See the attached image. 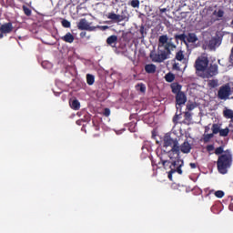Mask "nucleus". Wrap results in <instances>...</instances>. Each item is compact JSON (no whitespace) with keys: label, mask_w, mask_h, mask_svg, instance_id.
I'll list each match as a JSON object with an SVG mask.
<instances>
[{"label":"nucleus","mask_w":233,"mask_h":233,"mask_svg":"<svg viewBox=\"0 0 233 233\" xmlns=\"http://www.w3.org/2000/svg\"><path fill=\"white\" fill-rule=\"evenodd\" d=\"M177 101V110H179L181 107V105H185L187 103V96H185V94L183 92L178 93L176 96Z\"/></svg>","instance_id":"obj_9"},{"label":"nucleus","mask_w":233,"mask_h":233,"mask_svg":"<svg viewBox=\"0 0 233 233\" xmlns=\"http://www.w3.org/2000/svg\"><path fill=\"white\" fill-rule=\"evenodd\" d=\"M3 34H4V33H1V34H0V39H3Z\"/></svg>","instance_id":"obj_44"},{"label":"nucleus","mask_w":233,"mask_h":233,"mask_svg":"<svg viewBox=\"0 0 233 233\" xmlns=\"http://www.w3.org/2000/svg\"><path fill=\"white\" fill-rule=\"evenodd\" d=\"M185 116H186V117H190V112H186V114H185Z\"/></svg>","instance_id":"obj_43"},{"label":"nucleus","mask_w":233,"mask_h":233,"mask_svg":"<svg viewBox=\"0 0 233 233\" xmlns=\"http://www.w3.org/2000/svg\"><path fill=\"white\" fill-rule=\"evenodd\" d=\"M221 46V39L219 36L212 37L208 41H205L202 45L203 50H216L218 46Z\"/></svg>","instance_id":"obj_5"},{"label":"nucleus","mask_w":233,"mask_h":233,"mask_svg":"<svg viewBox=\"0 0 233 233\" xmlns=\"http://www.w3.org/2000/svg\"><path fill=\"white\" fill-rule=\"evenodd\" d=\"M207 150H208V152H212L214 150V146L213 145H208L207 147Z\"/></svg>","instance_id":"obj_37"},{"label":"nucleus","mask_w":233,"mask_h":233,"mask_svg":"<svg viewBox=\"0 0 233 233\" xmlns=\"http://www.w3.org/2000/svg\"><path fill=\"white\" fill-rule=\"evenodd\" d=\"M191 168H196L197 165L195 163H190Z\"/></svg>","instance_id":"obj_42"},{"label":"nucleus","mask_w":233,"mask_h":233,"mask_svg":"<svg viewBox=\"0 0 233 233\" xmlns=\"http://www.w3.org/2000/svg\"><path fill=\"white\" fill-rule=\"evenodd\" d=\"M228 127H226L225 129H220L219 134L222 137H227V136H228Z\"/></svg>","instance_id":"obj_25"},{"label":"nucleus","mask_w":233,"mask_h":233,"mask_svg":"<svg viewBox=\"0 0 233 233\" xmlns=\"http://www.w3.org/2000/svg\"><path fill=\"white\" fill-rule=\"evenodd\" d=\"M63 41L66 43H74V35L70 33H67L65 36L62 37Z\"/></svg>","instance_id":"obj_18"},{"label":"nucleus","mask_w":233,"mask_h":233,"mask_svg":"<svg viewBox=\"0 0 233 233\" xmlns=\"http://www.w3.org/2000/svg\"><path fill=\"white\" fill-rule=\"evenodd\" d=\"M208 86H211V88H216V86H218V80H209Z\"/></svg>","instance_id":"obj_30"},{"label":"nucleus","mask_w":233,"mask_h":233,"mask_svg":"<svg viewBox=\"0 0 233 233\" xmlns=\"http://www.w3.org/2000/svg\"><path fill=\"white\" fill-rule=\"evenodd\" d=\"M218 170L220 174H227L228 168L232 167V153L230 150H226L222 155L218 157L217 161Z\"/></svg>","instance_id":"obj_2"},{"label":"nucleus","mask_w":233,"mask_h":233,"mask_svg":"<svg viewBox=\"0 0 233 233\" xmlns=\"http://www.w3.org/2000/svg\"><path fill=\"white\" fill-rule=\"evenodd\" d=\"M141 34H143V27L140 29Z\"/></svg>","instance_id":"obj_47"},{"label":"nucleus","mask_w":233,"mask_h":233,"mask_svg":"<svg viewBox=\"0 0 233 233\" xmlns=\"http://www.w3.org/2000/svg\"><path fill=\"white\" fill-rule=\"evenodd\" d=\"M23 8H24V12H25V15H31L32 11L28 7L24 6Z\"/></svg>","instance_id":"obj_34"},{"label":"nucleus","mask_w":233,"mask_h":233,"mask_svg":"<svg viewBox=\"0 0 233 233\" xmlns=\"http://www.w3.org/2000/svg\"><path fill=\"white\" fill-rule=\"evenodd\" d=\"M176 174V172H172V169L168 173V178L172 181V175Z\"/></svg>","instance_id":"obj_39"},{"label":"nucleus","mask_w":233,"mask_h":233,"mask_svg":"<svg viewBox=\"0 0 233 233\" xmlns=\"http://www.w3.org/2000/svg\"><path fill=\"white\" fill-rule=\"evenodd\" d=\"M176 46L172 42V38H168V35H162L158 37L157 53L152 51L150 53V58L154 63H163L166 59H168V56L172 54L171 50H174Z\"/></svg>","instance_id":"obj_1"},{"label":"nucleus","mask_w":233,"mask_h":233,"mask_svg":"<svg viewBox=\"0 0 233 233\" xmlns=\"http://www.w3.org/2000/svg\"><path fill=\"white\" fill-rule=\"evenodd\" d=\"M231 99H233V96L231 97Z\"/></svg>","instance_id":"obj_48"},{"label":"nucleus","mask_w":233,"mask_h":233,"mask_svg":"<svg viewBox=\"0 0 233 233\" xmlns=\"http://www.w3.org/2000/svg\"><path fill=\"white\" fill-rule=\"evenodd\" d=\"M175 39L177 41H183V43H185V45H188L187 42V35H185V34L176 35Z\"/></svg>","instance_id":"obj_20"},{"label":"nucleus","mask_w":233,"mask_h":233,"mask_svg":"<svg viewBox=\"0 0 233 233\" xmlns=\"http://www.w3.org/2000/svg\"><path fill=\"white\" fill-rule=\"evenodd\" d=\"M107 45H114V43H117V36L111 35L106 39Z\"/></svg>","instance_id":"obj_22"},{"label":"nucleus","mask_w":233,"mask_h":233,"mask_svg":"<svg viewBox=\"0 0 233 233\" xmlns=\"http://www.w3.org/2000/svg\"><path fill=\"white\" fill-rule=\"evenodd\" d=\"M104 116H106V117H108V116H110V109L106 108L104 111Z\"/></svg>","instance_id":"obj_36"},{"label":"nucleus","mask_w":233,"mask_h":233,"mask_svg":"<svg viewBox=\"0 0 233 233\" xmlns=\"http://www.w3.org/2000/svg\"><path fill=\"white\" fill-rule=\"evenodd\" d=\"M223 116L227 119H233V110L232 109H225L223 111Z\"/></svg>","instance_id":"obj_17"},{"label":"nucleus","mask_w":233,"mask_h":233,"mask_svg":"<svg viewBox=\"0 0 233 233\" xmlns=\"http://www.w3.org/2000/svg\"><path fill=\"white\" fill-rule=\"evenodd\" d=\"M208 67V56L202 55L198 57L195 62V68L197 72H205Z\"/></svg>","instance_id":"obj_4"},{"label":"nucleus","mask_w":233,"mask_h":233,"mask_svg":"<svg viewBox=\"0 0 233 233\" xmlns=\"http://www.w3.org/2000/svg\"><path fill=\"white\" fill-rule=\"evenodd\" d=\"M218 74V65H211L208 69L207 70L206 74L203 76V77H213V76H217Z\"/></svg>","instance_id":"obj_10"},{"label":"nucleus","mask_w":233,"mask_h":233,"mask_svg":"<svg viewBox=\"0 0 233 233\" xmlns=\"http://www.w3.org/2000/svg\"><path fill=\"white\" fill-rule=\"evenodd\" d=\"M186 39L187 43H196L198 41V35L194 33H188L187 35H186Z\"/></svg>","instance_id":"obj_15"},{"label":"nucleus","mask_w":233,"mask_h":233,"mask_svg":"<svg viewBox=\"0 0 233 233\" xmlns=\"http://www.w3.org/2000/svg\"><path fill=\"white\" fill-rule=\"evenodd\" d=\"M221 130H219V126H218V124H214L212 126V132L213 134H218V132H220Z\"/></svg>","instance_id":"obj_28"},{"label":"nucleus","mask_w":233,"mask_h":233,"mask_svg":"<svg viewBox=\"0 0 233 233\" xmlns=\"http://www.w3.org/2000/svg\"><path fill=\"white\" fill-rule=\"evenodd\" d=\"M80 106H81V105L79 104V101L73 100V102L71 104V108H74V110H79Z\"/></svg>","instance_id":"obj_24"},{"label":"nucleus","mask_w":233,"mask_h":233,"mask_svg":"<svg viewBox=\"0 0 233 233\" xmlns=\"http://www.w3.org/2000/svg\"><path fill=\"white\" fill-rule=\"evenodd\" d=\"M165 79H166V81H167V83H172V81H174V79H176V76H174V74L168 73L166 75Z\"/></svg>","instance_id":"obj_23"},{"label":"nucleus","mask_w":233,"mask_h":233,"mask_svg":"<svg viewBox=\"0 0 233 233\" xmlns=\"http://www.w3.org/2000/svg\"><path fill=\"white\" fill-rule=\"evenodd\" d=\"M215 196L217 198H223L225 196V193L223 191H221V190H218V191L215 192Z\"/></svg>","instance_id":"obj_33"},{"label":"nucleus","mask_w":233,"mask_h":233,"mask_svg":"<svg viewBox=\"0 0 233 233\" xmlns=\"http://www.w3.org/2000/svg\"><path fill=\"white\" fill-rule=\"evenodd\" d=\"M166 163H168V161L166 160V161L163 162L164 167H165Z\"/></svg>","instance_id":"obj_45"},{"label":"nucleus","mask_w":233,"mask_h":233,"mask_svg":"<svg viewBox=\"0 0 233 233\" xmlns=\"http://www.w3.org/2000/svg\"><path fill=\"white\" fill-rule=\"evenodd\" d=\"M187 110H194L196 108V105L195 104H187Z\"/></svg>","instance_id":"obj_35"},{"label":"nucleus","mask_w":233,"mask_h":233,"mask_svg":"<svg viewBox=\"0 0 233 233\" xmlns=\"http://www.w3.org/2000/svg\"><path fill=\"white\" fill-rule=\"evenodd\" d=\"M137 90H139V92H142V94H145V90H147V87L143 84H138L137 86Z\"/></svg>","instance_id":"obj_26"},{"label":"nucleus","mask_w":233,"mask_h":233,"mask_svg":"<svg viewBox=\"0 0 233 233\" xmlns=\"http://www.w3.org/2000/svg\"><path fill=\"white\" fill-rule=\"evenodd\" d=\"M230 94H232V89L228 84H226L219 87L218 91V97L222 101H227L230 97Z\"/></svg>","instance_id":"obj_6"},{"label":"nucleus","mask_w":233,"mask_h":233,"mask_svg":"<svg viewBox=\"0 0 233 233\" xmlns=\"http://www.w3.org/2000/svg\"><path fill=\"white\" fill-rule=\"evenodd\" d=\"M14 30V26H12V23L4 24L0 27V32L2 34H10Z\"/></svg>","instance_id":"obj_13"},{"label":"nucleus","mask_w":233,"mask_h":233,"mask_svg":"<svg viewBox=\"0 0 233 233\" xmlns=\"http://www.w3.org/2000/svg\"><path fill=\"white\" fill-rule=\"evenodd\" d=\"M215 154H216L217 156H219L220 154H225V151H224V149H223V147H217V148L215 149Z\"/></svg>","instance_id":"obj_29"},{"label":"nucleus","mask_w":233,"mask_h":233,"mask_svg":"<svg viewBox=\"0 0 233 233\" xmlns=\"http://www.w3.org/2000/svg\"><path fill=\"white\" fill-rule=\"evenodd\" d=\"M145 70L147 74H154V72H156V66L154 64L147 65Z\"/></svg>","instance_id":"obj_16"},{"label":"nucleus","mask_w":233,"mask_h":233,"mask_svg":"<svg viewBox=\"0 0 233 233\" xmlns=\"http://www.w3.org/2000/svg\"><path fill=\"white\" fill-rule=\"evenodd\" d=\"M62 25L65 27V28H70V22L68 20H63L62 21Z\"/></svg>","instance_id":"obj_32"},{"label":"nucleus","mask_w":233,"mask_h":233,"mask_svg":"<svg viewBox=\"0 0 233 233\" xmlns=\"http://www.w3.org/2000/svg\"><path fill=\"white\" fill-rule=\"evenodd\" d=\"M78 30H94V27L90 26V24L86 19H81L77 24Z\"/></svg>","instance_id":"obj_11"},{"label":"nucleus","mask_w":233,"mask_h":233,"mask_svg":"<svg viewBox=\"0 0 233 233\" xmlns=\"http://www.w3.org/2000/svg\"><path fill=\"white\" fill-rule=\"evenodd\" d=\"M86 81H87V84H89V85H94V81H95L94 76H92V75H87V76H86Z\"/></svg>","instance_id":"obj_27"},{"label":"nucleus","mask_w":233,"mask_h":233,"mask_svg":"<svg viewBox=\"0 0 233 233\" xmlns=\"http://www.w3.org/2000/svg\"><path fill=\"white\" fill-rule=\"evenodd\" d=\"M163 147L165 148H168L170 147L171 150L169 151V157L170 159H173L174 156L172 154H175V157H179V142L177 141V138H173L170 137V135L166 134L163 138Z\"/></svg>","instance_id":"obj_3"},{"label":"nucleus","mask_w":233,"mask_h":233,"mask_svg":"<svg viewBox=\"0 0 233 233\" xmlns=\"http://www.w3.org/2000/svg\"><path fill=\"white\" fill-rule=\"evenodd\" d=\"M160 14H164V12H167V8H161L159 9Z\"/></svg>","instance_id":"obj_40"},{"label":"nucleus","mask_w":233,"mask_h":233,"mask_svg":"<svg viewBox=\"0 0 233 233\" xmlns=\"http://www.w3.org/2000/svg\"><path fill=\"white\" fill-rule=\"evenodd\" d=\"M181 167H183V160L177 159L173 161L170 166L171 172H177V174H183V170H181Z\"/></svg>","instance_id":"obj_8"},{"label":"nucleus","mask_w":233,"mask_h":233,"mask_svg":"<svg viewBox=\"0 0 233 233\" xmlns=\"http://www.w3.org/2000/svg\"><path fill=\"white\" fill-rule=\"evenodd\" d=\"M190 150H192V146L188 141H185L180 147H179V152H182L183 154H189Z\"/></svg>","instance_id":"obj_12"},{"label":"nucleus","mask_w":233,"mask_h":233,"mask_svg":"<svg viewBox=\"0 0 233 233\" xmlns=\"http://www.w3.org/2000/svg\"><path fill=\"white\" fill-rule=\"evenodd\" d=\"M171 88L174 94H177V95L181 94V86L177 84H172Z\"/></svg>","instance_id":"obj_19"},{"label":"nucleus","mask_w":233,"mask_h":233,"mask_svg":"<svg viewBox=\"0 0 233 233\" xmlns=\"http://www.w3.org/2000/svg\"><path fill=\"white\" fill-rule=\"evenodd\" d=\"M173 68H174V70H179V64L175 63V64L173 65Z\"/></svg>","instance_id":"obj_38"},{"label":"nucleus","mask_w":233,"mask_h":233,"mask_svg":"<svg viewBox=\"0 0 233 233\" xmlns=\"http://www.w3.org/2000/svg\"><path fill=\"white\" fill-rule=\"evenodd\" d=\"M175 59H177V61H183V59H185V54L183 51L180 50L177 52Z\"/></svg>","instance_id":"obj_21"},{"label":"nucleus","mask_w":233,"mask_h":233,"mask_svg":"<svg viewBox=\"0 0 233 233\" xmlns=\"http://www.w3.org/2000/svg\"><path fill=\"white\" fill-rule=\"evenodd\" d=\"M225 15V11L219 9L215 10L210 17V19L206 23V26H212V25H214V23H216V21H219V19H221V17H223Z\"/></svg>","instance_id":"obj_7"},{"label":"nucleus","mask_w":233,"mask_h":233,"mask_svg":"<svg viewBox=\"0 0 233 233\" xmlns=\"http://www.w3.org/2000/svg\"><path fill=\"white\" fill-rule=\"evenodd\" d=\"M107 17L112 21H117L118 23L123 21V15H116V13H109Z\"/></svg>","instance_id":"obj_14"},{"label":"nucleus","mask_w":233,"mask_h":233,"mask_svg":"<svg viewBox=\"0 0 233 233\" xmlns=\"http://www.w3.org/2000/svg\"><path fill=\"white\" fill-rule=\"evenodd\" d=\"M131 6H133V8H139V0L131 1Z\"/></svg>","instance_id":"obj_31"},{"label":"nucleus","mask_w":233,"mask_h":233,"mask_svg":"<svg viewBox=\"0 0 233 233\" xmlns=\"http://www.w3.org/2000/svg\"><path fill=\"white\" fill-rule=\"evenodd\" d=\"M231 43H233V34H232V35H231Z\"/></svg>","instance_id":"obj_46"},{"label":"nucleus","mask_w":233,"mask_h":233,"mask_svg":"<svg viewBox=\"0 0 233 233\" xmlns=\"http://www.w3.org/2000/svg\"><path fill=\"white\" fill-rule=\"evenodd\" d=\"M207 137L208 139H210V138L214 137V134H208V135H207Z\"/></svg>","instance_id":"obj_41"}]
</instances>
